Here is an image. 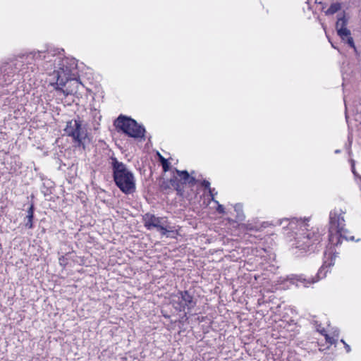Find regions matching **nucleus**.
<instances>
[{
    "label": "nucleus",
    "mask_w": 361,
    "mask_h": 361,
    "mask_svg": "<svg viewBox=\"0 0 361 361\" xmlns=\"http://www.w3.org/2000/svg\"><path fill=\"white\" fill-rule=\"evenodd\" d=\"M204 185L206 188H208L209 186V183L207 181H204Z\"/></svg>",
    "instance_id": "21"
},
{
    "label": "nucleus",
    "mask_w": 361,
    "mask_h": 361,
    "mask_svg": "<svg viewBox=\"0 0 361 361\" xmlns=\"http://www.w3.org/2000/svg\"><path fill=\"white\" fill-rule=\"evenodd\" d=\"M145 226L148 229L157 228L161 234L167 238H174L177 231L174 227L167 224V219L164 217H157L152 214H146L143 216Z\"/></svg>",
    "instance_id": "5"
},
{
    "label": "nucleus",
    "mask_w": 361,
    "mask_h": 361,
    "mask_svg": "<svg viewBox=\"0 0 361 361\" xmlns=\"http://www.w3.org/2000/svg\"><path fill=\"white\" fill-rule=\"evenodd\" d=\"M114 178L116 185L126 194L135 190V180L133 174L122 163L113 159Z\"/></svg>",
    "instance_id": "3"
},
{
    "label": "nucleus",
    "mask_w": 361,
    "mask_h": 361,
    "mask_svg": "<svg viewBox=\"0 0 361 361\" xmlns=\"http://www.w3.org/2000/svg\"><path fill=\"white\" fill-rule=\"evenodd\" d=\"M210 193H211L212 196H213L212 190H210ZM212 200L218 204V207H217V209H216L217 212L221 213V214L224 213V208L223 205L219 204V202L217 201L214 200V197H212Z\"/></svg>",
    "instance_id": "15"
},
{
    "label": "nucleus",
    "mask_w": 361,
    "mask_h": 361,
    "mask_svg": "<svg viewBox=\"0 0 361 361\" xmlns=\"http://www.w3.org/2000/svg\"><path fill=\"white\" fill-rule=\"evenodd\" d=\"M348 23V17L345 13L338 14L336 23V30L342 41L346 42L350 47L355 50L356 47L354 40L351 37L350 30L347 27Z\"/></svg>",
    "instance_id": "8"
},
{
    "label": "nucleus",
    "mask_w": 361,
    "mask_h": 361,
    "mask_svg": "<svg viewBox=\"0 0 361 361\" xmlns=\"http://www.w3.org/2000/svg\"><path fill=\"white\" fill-rule=\"evenodd\" d=\"M178 176L183 180L184 183L190 182L192 178L190 177L187 171L176 170Z\"/></svg>",
    "instance_id": "14"
},
{
    "label": "nucleus",
    "mask_w": 361,
    "mask_h": 361,
    "mask_svg": "<svg viewBox=\"0 0 361 361\" xmlns=\"http://www.w3.org/2000/svg\"><path fill=\"white\" fill-rule=\"evenodd\" d=\"M33 214H34V207H33V205H31L27 210V215L26 216V218L27 219V222L25 224V226L27 227L28 228H32Z\"/></svg>",
    "instance_id": "12"
},
{
    "label": "nucleus",
    "mask_w": 361,
    "mask_h": 361,
    "mask_svg": "<svg viewBox=\"0 0 361 361\" xmlns=\"http://www.w3.org/2000/svg\"><path fill=\"white\" fill-rule=\"evenodd\" d=\"M334 264V261L332 258L329 261H325L323 266L321 267L318 272L319 278H323L326 276V273L328 271V269Z\"/></svg>",
    "instance_id": "11"
},
{
    "label": "nucleus",
    "mask_w": 361,
    "mask_h": 361,
    "mask_svg": "<svg viewBox=\"0 0 361 361\" xmlns=\"http://www.w3.org/2000/svg\"><path fill=\"white\" fill-rule=\"evenodd\" d=\"M47 61L46 70L56 80L55 89L63 95L74 94L78 92L80 82L75 79L76 63L74 60L51 56Z\"/></svg>",
    "instance_id": "1"
},
{
    "label": "nucleus",
    "mask_w": 361,
    "mask_h": 361,
    "mask_svg": "<svg viewBox=\"0 0 361 361\" xmlns=\"http://www.w3.org/2000/svg\"><path fill=\"white\" fill-rule=\"evenodd\" d=\"M325 338H326V341L328 343H331V344L334 343V341H335V340H334V338L330 337V336H329V335H327V334H326V335H325Z\"/></svg>",
    "instance_id": "18"
},
{
    "label": "nucleus",
    "mask_w": 361,
    "mask_h": 361,
    "mask_svg": "<svg viewBox=\"0 0 361 361\" xmlns=\"http://www.w3.org/2000/svg\"><path fill=\"white\" fill-rule=\"evenodd\" d=\"M341 8L340 3H334L330 7L325 11L326 15H333Z\"/></svg>",
    "instance_id": "13"
},
{
    "label": "nucleus",
    "mask_w": 361,
    "mask_h": 361,
    "mask_svg": "<svg viewBox=\"0 0 361 361\" xmlns=\"http://www.w3.org/2000/svg\"><path fill=\"white\" fill-rule=\"evenodd\" d=\"M38 56L41 57V54L40 53L38 54Z\"/></svg>",
    "instance_id": "23"
},
{
    "label": "nucleus",
    "mask_w": 361,
    "mask_h": 361,
    "mask_svg": "<svg viewBox=\"0 0 361 361\" xmlns=\"http://www.w3.org/2000/svg\"><path fill=\"white\" fill-rule=\"evenodd\" d=\"M115 126L130 137L134 138L144 137L145 128L130 118L119 116L115 121Z\"/></svg>",
    "instance_id": "6"
},
{
    "label": "nucleus",
    "mask_w": 361,
    "mask_h": 361,
    "mask_svg": "<svg viewBox=\"0 0 361 361\" xmlns=\"http://www.w3.org/2000/svg\"><path fill=\"white\" fill-rule=\"evenodd\" d=\"M43 57H44V59H47H47H49V54H48V55H47V56H45V55H44Z\"/></svg>",
    "instance_id": "22"
},
{
    "label": "nucleus",
    "mask_w": 361,
    "mask_h": 361,
    "mask_svg": "<svg viewBox=\"0 0 361 361\" xmlns=\"http://www.w3.org/2000/svg\"><path fill=\"white\" fill-rule=\"evenodd\" d=\"M329 228V241L333 245L341 243V238L353 240L354 238L350 235L348 231L344 228V219L342 216L331 214Z\"/></svg>",
    "instance_id": "4"
},
{
    "label": "nucleus",
    "mask_w": 361,
    "mask_h": 361,
    "mask_svg": "<svg viewBox=\"0 0 361 361\" xmlns=\"http://www.w3.org/2000/svg\"><path fill=\"white\" fill-rule=\"evenodd\" d=\"M180 296L178 298L180 304L178 307H175L179 310H185V307L190 309L194 306V302L192 296L188 292H180Z\"/></svg>",
    "instance_id": "9"
},
{
    "label": "nucleus",
    "mask_w": 361,
    "mask_h": 361,
    "mask_svg": "<svg viewBox=\"0 0 361 361\" xmlns=\"http://www.w3.org/2000/svg\"><path fill=\"white\" fill-rule=\"evenodd\" d=\"M234 208H235V211L237 212V213H238V218L239 219H243V215L240 214V212H241V210H242V207H241V205H240V204H236V205L234 207Z\"/></svg>",
    "instance_id": "16"
},
{
    "label": "nucleus",
    "mask_w": 361,
    "mask_h": 361,
    "mask_svg": "<svg viewBox=\"0 0 361 361\" xmlns=\"http://www.w3.org/2000/svg\"><path fill=\"white\" fill-rule=\"evenodd\" d=\"M291 283L295 284L297 287H307L309 285L314 283L316 281H310L301 276H297L290 279Z\"/></svg>",
    "instance_id": "10"
},
{
    "label": "nucleus",
    "mask_w": 361,
    "mask_h": 361,
    "mask_svg": "<svg viewBox=\"0 0 361 361\" xmlns=\"http://www.w3.org/2000/svg\"><path fill=\"white\" fill-rule=\"evenodd\" d=\"M158 156L159 157V159H160V161L161 162V164H163V160H166V159L163 157L159 153H158Z\"/></svg>",
    "instance_id": "20"
},
{
    "label": "nucleus",
    "mask_w": 361,
    "mask_h": 361,
    "mask_svg": "<svg viewBox=\"0 0 361 361\" xmlns=\"http://www.w3.org/2000/svg\"><path fill=\"white\" fill-rule=\"evenodd\" d=\"M280 224H284V226H288L290 229H294L297 226L299 230L295 233V247L302 250H314L313 245L319 243L320 235L317 230L307 229V224L304 221L293 219H283Z\"/></svg>",
    "instance_id": "2"
},
{
    "label": "nucleus",
    "mask_w": 361,
    "mask_h": 361,
    "mask_svg": "<svg viewBox=\"0 0 361 361\" xmlns=\"http://www.w3.org/2000/svg\"><path fill=\"white\" fill-rule=\"evenodd\" d=\"M162 164V167H163V169L164 171H169V166H170V163L169 162V161L167 159L163 160V164Z\"/></svg>",
    "instance_id": "17"
},
{
    "label": "nucleus",
    "mask_w": 361,
    "mask_h": 361,
    "mask_svg": "<svg viewBox=\"0 0 361 361\" xmlns=\"http://www.w3.org/2000/svg\"><path fill=\"white\" fill-rule=\"evenodd\" d=\"M64 131L67 135L72 137L79 145H84L87 139V128L79 118L67 122Z\"/></svg>",
    "instance_id": "7"
},
{
    "label": "nucleus",
    "mask_w": 361,
    "mask_h": 361,
    "mask_svg": "<svg viewBox=\"0 0 361 361\" xmlns=\"http://www.w3.org/2000/svg\"><path fill=\"white\" fill-rule=\"evenodd\" d=\"M341 342L345 345V349H346V351H347L348 353V352H350V346H349L347 343H345V342L343 340H341Z\"/></svg>",
    "instance_id": "19"
}]
</instances>
